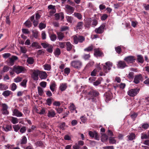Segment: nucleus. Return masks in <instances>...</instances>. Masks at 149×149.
<instances>
[{"label": "nucleus", "instance_id": "f257e3e1", "mask_svg": "<svg viewBox=\"0 0 149 149\" xmlns=\"http://www.w3.org/2000/svg\"><path fill=\"white\" fill-rule=\"evenodd\" d=\"M99 95L98 92L94 90H91L87 94V97L89 100H91L92 101H94L95 99L94 97L97 96Z\"/></svg>", "mask_w": 149, "mask_h": 149}, {"label": "nucleus", "instance_id": "f03ea898", "mask_svg": "<svg viewBox=\"0 0 149 149\" xmlns=\"http://www.w3.org/2000/svg\"><path fill=\"white\" fill-rule=\"evenodd\" d=\"M40 15L38 13H36L35 19V16L33 15L30 17L31 21L33 22L34 26H36L38 24L39 19L40 17Z\"/></svg>", "mask_w": 149, "mask_h": 149}, {"label": "nucleus", "instance_id": "7ed1b4c3", "mask_svg": "<svg viewBox=\"0 0 149 149\" xmlns=\"http://www.w3.org/2000/svg\"><path fill=\"white\" fill-rule=\"evenodd\" d=\"M139 90V88H137L131 89L127 91V94L129 96L134 97L138 94Z\"/></svg>", "mask_w": 149, "mask_h": 149}, {"label": "nucleus", "instance_id": "20e7f679", "mask_svg": "<svg viewBox=\"0 0 149 149\" xmlns=\"http://www.w3.org/2000/svg\"><path fill=\"white\" fill-rule=\"evenodd\" d=\"M14 70L17 74H18L21 73H24L25 70V68L19 65H14Z\"/></svg>", "mask_w": 149, "mask_h": 149}, {"label": "nucleus", "instance_id": "39448f33", "mask_svg": "<svg viewBox=\"0 0 149 149\" xmlns=\"http://www.w3.org/2000/svg\"><path fill=\"white\" fill-rule=\"evenodd\" d=\"M72 66L77 69L80 68L82 65V62L79 60L72 61L71 63Z\"/></svg>", "mask_w": 149, "mask_h": 149}, {"label": "nucleus", "instance_id": "423d86ee", "mask_svg": "<svg viewBox=\"0 0 149 149\" xmlns=\"http://www.w3.org/2000/svg\"><path fill=\"white\" fill-rule=\"evenodd\" d=\"M31 78L35 81L38 80L39 79L38 75L39 76L40 71L37 70H31Z\"/></svg>", "mask_w": 149, "mask_h": 149}, {"label": "nucleus", "instance_id": "0eeeda50", "mask_svg": "<svg viewBox=\"0 0 149 149\" xmlns=\"http://www.w3.org/2000/svg\"><path fill=\"white\" fill-rule=\"evenodd\" d=\"M92 22V25L93 27L96 26L98 23V21L97 19H93L91 20V19H88L87 22L86 24V26L87 27H89L91 25V23Z\"/></svg>", "mask_w": 149, "mask_h": 149}, {"label": "nucleus", "instance_id": "6e6552de", "mask_svg": "<svg viewBox=\"0 0 149 149\" xmlns=\"http://www.w3.org/2000/svg\"><path fill=\"white\" fill-rule=\"evenodd\" d=\"M112 65V63L110 61L105 63V65H103V69L106 73L108 72L111 69Z\"/></svg>", "mask_w": 149, "mask_h": 149}, {"label": "nucleus", "instance_id": "1a4fd4ad", "mask_svg": "<svg viewBox=\"0 0 149 149\" xmlns=\"http://www.w3.org/2000/svg\"><path fill=\"white\" fill-rule=\"evenodd\" d=\"M65 11L68 14H71L74 12V8L67 4L65 6Z\"/></svg>", "mask_w": 149, "mask_h": 149}, {"label": "nucleus", "instance_id": "9d476101", "mask_svg": "<svg viewBox=\"0 0 149 149\" xmlns=\"http://www.w3.org/2000/svg\"><path fill=\"white\" fill-rule=\"evenodd\" d=\"M124 60L128 63H132L134 62L135 58L134 56H131L125 57Z\"/></svg>", "mask_w": 149, "mask_h": 149}, {"label": "nucleus", "instance_id": "9b49d317", "mask_svg": "<svg viewBox=\"0 0 149 149\" xmlns=\"http://www.w3.org/2000/svg\"><path fill=\"white\" fill-rule=\"evenodd\" d=\"M105 27V26L104 24H102L98 28H96L95 31L97 33H102L104 32Z\"/></svg>", "mask_w": 149, "mask_h": 149}, {"label": "nucleus", "instance_id": "f8f14e48", "mask_svg": "<svg viewBox=\"0 0 149 149\" xmlns=\"http://www.w3.org/2000/svg\"><path fill=\"white\" fill-rule=\"evenodd\" d=\"M89 134L90 136L95 137V139L97 140H99V136L95 131H90L89 132Z\"/></svg>", "mask_w": 149, "mask_h": 149}, {"label": "nucleus", "instance_id": "ddd939ff", "mask_svg": "<svg viewBox=\"0 0 149 149\" xmlns=\"http://www.w3.org/2000/svg\"><path fill=\"white\" fill-rule=\"evenodd\" d=\"M18 57L16 56H13L11 58H9L8 60V64L12 66L14 64L15 61L17 60Z\"/></svg>", "mask_w": 149, "mask_h": 149}, {"label": "nucleus", "instance_id": "4468645a", "mask_svg": "<svg viewBox=\"0 0 149 149\" xmlns=\"http://www.w3.org/2000/svg\"><path fill=\"white\" fill-rule=\"evenodd\" d=\"M143 77L141 74H137L135 75L134 79V82L136 84L139 83L140 81L142 80Z\"/></svg>", "mask_w": 149, "mask_h": 149}, {"label": "nucleus", "instance_id": "2eb2a0df", "mask_svg": "<svg viewBox=\"0 0 149 149\" xmlns=\"http://www.w3.org/2000/svg\"><path fill=\"white\" fill-rule=\"evenodd\" d=\"M94 55L96 56L102 57L104 56L103 53L100 51L99 49H94Z\"/></svg>", "mask_w": 149, "mask_h": 149}, {"label": "nucleus", "instance_id": "dca6fc26", "mask_svg": "<svg viewBox=\"0 0 149 149\" xmlns=\"http://www.w3.org/2000/svg\"><path fill=\"white\" fill-rule=\"evenodd\" d=\"M13 116H15L18 117H20L22 116V113L17 109H14L13 110Z\"/></svg>", "mask_w": 149, "mask_h": 149}, {"label": "nucleus", "instance_id": "f3484780", "mask_svg": "<svg viewBox=\"0 0 149 149\" xmlns=\"http://www.w3.org/2000/svg\"><path fill=\"white\" fill-rule=\"evenodd\" d=\"M2 105L3 107L2 113L4 114H8L9 112L7 110L8 108L7 105L5 104H2Z\"/></svg>", "mask_w": 149, "mask_h": 149}, {"label": "nucleus", "instance_id": "a211bd4d", "mask_svg": "<svg viewBox=\"0 0 149 149\" xmlns=\"http://www.w3.org/2000/svg\"><path fill=\"white\" fill-rule=\"evenodd\" d=\"M127 66L126 63L123 61H120L118 63V67L120 68L123 69Z\"/></svg>", "mask_w": 149, "mask_h": 149}, {"label": "nucleus", "instance_id": "6ab92c4d", "mask_svg": "<svg viewBox=\"0 0 149 149\" xmlns=\"http://www.w3.org/2000/svg\"><path fill=\"white\" fill-rule=\"evenodd\" d=\"M39 76L41 79H45L47 77V74L45 72L40 71Z\"/></svg>", "mask_w": 149, "mask_h": 149}, {"label": "nucleus", "instance_id": "aec40b11", "mask_svg": "<svg viewBox=\"0 0 149 149\" xmlns=\"http://www.w3.org/2000/svg\"><path fill=\"white\" fill-rule=\"evenodd\" d=\"M55 115V111L53 110L48 111L47 113V116L49 118H53L54 117Z\"/></svg>", "mask_w": 149, "mask_h": 149}, {"label": "nucleus", "instance_id": "412c9836", "mask_svg": "<svg viewBox=\"0 0 149 149\" xmlns=\"http://www.w3.org/2000/svg\"><path fill=\"white\" fill-rule=\"evenodd\" d=\"M69 109L71 112H74L75 111V113H77V111L76 110V107L73 103H71L69 107Z\"/></svg>", "mask_w": 149, "mask_h": 149}, {"label": "nucleus", "instance_id": "4be33fe9", "mask_svg": "<svg viewBox=\"0 0 149 149\" xmlns=\"http://www.w3.org/2000/svg\"><path fill=\"white\" fill-rule=\"evenodd\" d=\"M66 46V50L68 51H70L72 49L73 45L69 42H65Z\"/></svg>", "mask_w": 149, "mask_h": 149}, {"label": "nucleus", "instance_id": "5701e85b", "mask_svg": "<svg viewBox=\"0 0 149 149\" xmlns=\"http://www.w3.org/2000/svg\"><path fill=\"white\" fill-rule=\"evenodd\" d=\"M58 38L60 41H61L64 37V35L61 32H57Z\"/></svg>", "mask_w": 149, "mask_h": 149}, {"label": "nucleus", "instance_id": "b1692460", "mask_svg": "<svg viewBox=\"0 0 149 149\" xmlns=\"http://www.w3.org/2000/svg\"><path fill=\"white\" fill-rule=\"evenodd\" d=\"M31 46L32 47H35L36 49H40L41 47L38 43L36 42H33Z\"/></svg>", "mask_w": 149, "mask_h": 149}, {"label": "nucleus", "instance_id": "393cba45", "mask_svg": "<svg viewBox=\"0 0 149 149\" xmlns=\"http://www.w3.org/2000/svg\"><path fill=\"white\" fill-rule=\"evenodd\" d=\"M115 137H110L109 138V143L112 144H116V140L115 139Z\"/></svg>", "mask_w": 149, "mask_h": 149}, {"label": "nucleus", "instance_id": "a878e982", "mask_svg": "<svg viewBox=\"0 0 149 149\" xmlns=\"http://www.w3.org/2000/svg\"><path fill=\"white\" fill-rule=\"evenodd\" d=\"M137 57V60L138 62L141 63H143L144 62L143 57L141 55H138Z\"/></svg>", "mask_w": 149, "mask_h": 149}, {"label": "nucleus", "instance_id": "bb28decb", "mask_svg": "<svg viewBox=\"0 0 149 149\" xmlns=\"http://www.w3.org/2000/svg\"><path fill=\"white\" fill-rule=\"evenodd\" d=\"M73 15L79 19H81L82 17L81 14L79 13L74 12Z\"/></svg>", "mask_w": 149, "mask_h": 149}, {"label": "nucleus", "instance_id": "cd10ccee", "mask_svg": "<svg viewBox=\"0 0 149 149\" xmlns=\"http://www.w3.org/2000/svg\"><path fill=\"white\" fill-rule=\"evenodd\" d=\"M49 37L51 40L52 41H54L57 38V36L56 34L52 33L50 35Z\"/></svg>", "mask_w": 149, "mask_h": 149}, {"label": "nucleus", "instance_id": "c85d7f7f", "mask_svg": "<svg viewBox=\"0 0 149 149\" xmlns=\"http://www.w3.org/2000/svg\"><path fill=\"white\" fill-rule=\"evenodd\" d=\"M67 88L66 84H60V88L61 91H65Z\"/></svg>", "mask_w": 149, "mask_h": 149}, {"label": "nucleus", "instance_id": "c756f323", "mask_svg": "<svg viewBox=\"0 0 149 149\" xmlns=\"http://www.w3.org/2000/svg\"><path fill=\"white\" fill-rule=\"evenodd\" d=\"M108 139V136L106 134H103L101 136V140L102 141L104 142L107 140Z\"/></svg>", "mask_w": 149, "mask_h": 149}, {"label": "nucleus", "instance_id": "7c9ffc66", "mask_svg": "<svg viewBox=\"0 0 149 149\" xmlns=\"http://www.w3.org/2000/svg\"><path fill=\"white\" fill-rule=\"evenodd\" d=\"M127 137L129 140H132L135 138V135L134 134L132 133L128 135Z\"/></svg>", "mask_w": 149, "mask_h": 149}, {"label": "nucleus", "instance_id": "2f4dec72", "mask_svg": "<svg viewBox=\"0 0 149 149\" xmlns=\"http://www.w3.org/2000/svg\"><path fill=\"white\" fill-rule=\"evenodd\" d=\"M105 96L106 99V100H110L112 98L111 94L109 93H106L105 94Z\"/></svg>", "mask_w": 149, "mask_h": 149}, {"label": "nucleus", "instance_id": "473e14b6", "mask_svg": "<svg viewBox=\"0 0 149 149\" xmlns=\"http://www.w3.org/2000/svg\"><path fill=\"white\" fill-rule=\"evenodd\" d=\"M11 91L8 90L4 91L2 93V95L5 97L9 96L11 93Z\"/></svg>", "mask_w": 149, "mask_h": 149}, {"label": "nucleus", "instance_id": "72a5a7b5", "mask_svg": "<svg viewBox=\"0 0 149 149\" xmlns=\"http://www.w3.org/2000/svg\"><path fill=\"white\" fill-rule=\"evenodd\" d=\"M27 63L29 64H32L34 62V59L33 58L31 57H28L27 60Z\"/></svg>", "mask_w": 149, "mask_h": 149}, {"label": "nucleus", "instance_id": "f704fd0d", "mask_svg": "<svg viewBox=\"0 0 149 149\" xmlns=\"http://www.w3.org/2000/svg\"><path fill=\"white\" fill-rule=\"evenodd\" d=\"M10 121L13 124L17 123L18 122V119L17 118L13 117H11Z\"/></svg>", "mask_w": 149, "mask_h": 149}, {"label": "nucleus", "instance_id": "c9c22d12", "mask_svg": "<svg viewBox=\"0 0 149 149\" xmlns=\"http://www.w3.org/2000/svg\"><path fill=\"white\" fill-rule=\"evenodd\" d=\"M36 143L37 146H39L40 147L42 148L45 147V145L42 141H38Z\"/></svg>", "mask_w": 149, "mask_h": 149}, {"label": "nucleus", "instance_id": "e433bc0d", "mask_svg": "<svg viewBox=\"0 0 149 149\" xmlns=\"http://www.w3.org/2000/svg\"><path fill=\"white\" fill-rule=\"evenodd\" d=\"M93 48V46L92 45H91L88 47L84 49V51L89 52L92 51Z\"/></svg>", "mask_w": 149, "mask_h": 149}, {"label": "nucleus", "instance_id": "4c0bfd02", "mask_svg": "<svg viewBox=\"0 0 149 149\" xmlns=\"http://www.w3.org/2000/svg\"><path fill=\"white\" fill-rule=\"evenodd\" d=\"M43 67L45 70L48 71H49L51 69V65L48 64H45L43 65Z\"/></svg>", "mask_w": 149, "mask_h": 149}, {"label": "nucleus", "instance_id": "58836bf2", "mask_svg": "<svg viewBox=\"0 0 149 149\" xmlns=\"http://www.w3.org/2000/svg\"><path fill=\"white\" fill-rule=\"evenodd\" d=\"M83 23L82 22H79L76 26L77 29H80L83 27Z\"/></svg>", "mask_w": 149, "mask_h": 149}, {"label": "nucleus", "instance_id": "ea45409f", "mask_svg": "<svg viewBox=\"0 0 149 149\" xmlns=\"http://www.w3.org/2000/svg\"><path fill=\"white\" fill-rule=\"evenodd\" d=\"M47 48V50L48 52L51 53L52 52L53 48L52 46L49 45Z\"/></svg>", "mask_w": 149, "mask_h": 149}, {"label": "nucleus", "instance_id": "a19ab883", "mask_svg": "<svg viewBox=\"0 0 149 149\" xmlns=\"http://www.w3.org/2000/svg\"><path fill=\"white\" fill-rule=\"evenodd\" d=\"M56 86V84L54 82L52 83L50 86V88L52 91H54L55 88Z\"/></svg>", "mask_w": 149, "mask_h": 149}, {"label": "nucleus", "instance_id": "79ce46f5", "mask_svg": "<svg viewBox=\"0 0 149 149\" xmlns=\"http://www.w3.org/2000/svg\"><path fill=\"white\" fill-rule=\"evenodd\" d=\"M65 42H59L58 43V46L61 48H64L65 46Z\"/></svg>", "mask_w": 149, "mask_h": 149}, {"label": "nucleus", "instance_id": "37998d69", "mask_svg": "<svg viewBox=\"0 0 149 149\" xmlns=\"http://www.w3.org/2000/svg\"><path fill=\"white\" fill-rule=\"evenodd\" d=\"M24 24L28 28H30V27L32 25L31 23L30 22V21L28 20L26 21L24 23Z\"/></svg>", "mask_w": 149, "mask_h": 149}, {"label": "nucleus", "instance_id": "c03bdc74", "mask_svg": "<svg viewBox=\"0 0 149 149\" xmlns=\"http://www.w3.org/2000/svg\"><path fill=\"white\" fill-rule=\"evenodd\" d=\"M66 127H67L65 126V124L64 123L60 124L59 125V127L60 130H66Z\"/></svg>", "mask_w": 149, "mask_h": 149}, {"label": "nucleus", "instance_id": "a18cd8bd", "mask_svg": "<svg viewBox=\"0 0 149 149\" xmlns=\"http://www.w3.org/2000/svg\"><path fill=\"white\" fill-rule=\"evenodd\" d=\"M73 40L74 43L76 44H77L79 42V36H74Z\"/></svg>", "mask_w": 149, "mask_h": 149}, {"label": "nucleus", "instance_id": "49530a36", "mask_svg": "<svg viewBox=\"0 0 149 149\" xmlns=\"http://www.w3.org/2000/svg\"><path fill=\"white\" fill-rule=\"evenodd\" d=\"M61 53V51L60 49L58 48H56L54 52V54L56 56H58Z\"/></svg>", "mask_w": 149, "mask_h": 149}, {"label": "nucleus", "instance_id": "de8ad7c7", "mask_svg": "<svg viewBox=\"0 0 149 149\" xmlns=\"http://www.w3.org/2000/svg\"><path fill=\"white\" fill-rule=\"evenodd\" d=\"M67 21L69 23H71L73 20V18L71 16H67L66 17Z\"/></svg>", "mask_w": 149, "mask_h": 149}, {"label": "nucleus", "instance_id": "09e8293b", "mask_svg": "<svg viewBox=\"0 0 149 149\" xmlns=\"http://www.w3.org/2000/svg\"><path fill=\"white\" fill-rule=\"evenodd\" d=\"M53 99L52 98H48L46 100L47 105L49 106H50L52 104V101Z\"/></svg>", "mask_w": 149, "mask_h": 149}, {"label": "nucleus", "instance_id": "8fccbe9b", "mask_svg": "<svg viewBox=\"0 0 149 149\" xmlns=\"http://www.w3.org/2000/svg\"><path fill=\"white\" fill-rule=\"evenodd\" d=\"M38 91L39 95H42L43 94V91L42 89L40 87H38Z\"/></svg>", "mask_w": 149, "mask_h": 149}, {"label": "nucleus", "instance_id": "3c124183", "mask_svg": "<svg viewBox=\"0 0 149 149\" xmlns=\"http://www.w3.org/2000/svg\"><path fill=\"white\" fill-rule=\"evenodd\" d=\"M9 67L6 65L4 66L2 70L3 73L6 72L9 70Z\"/></svg>", "mask_w": 149, "mask_h": 149}, {"label": "nucleus", "instance_id": "603ef678", "mask_svg": "<svg viewBox=\"0 0 149 149\" xmlns=\"http://www.w3.org/2000/svg\"><path fill=\"white\" fill-rule=\"evenodd\" d=\"M27 142V139L26 136H24L22 138L21 141V144H26Z\"/></svg>", "mask_w": 149, "mask_h": 149}, {"label": "nucleus", "instance_id": "864d4df0", "mask_svg": "<svg viewBox=\"0 0 149 149\" xmlns=\"http://www.w3.org/2000/svg\"><path fill=\"white\" fill-rule=\"evenodd\" d=\"M134 73L133 72H130L127 76V77L130 79H133L134 77Z\"/></svg>", "mask_w": 149, "mask_h": 149}, {"label": "nucleus", "instance_id": "5fc2aeb1", "mask_svg": "<svg viewBox=\"0 0 149 149\" xmlns=\"http://www.w3.org/2000/svg\"><path fill=\"white\" fill-rule=\"evenodd\" d=\"M20 51L22 53H25L26 52L27 49L25 47H20Z\"/></svg>", "mask_w": 149, "mask_h": 149}, {"label": "nucleus", "instance_id": "6e6d98bb", "mask_svg": "<svg viewBox=\"0 0 149 149\" xmlns=\"http://www.w3.org/2000/svg\"><path fill=\"white\" fill-rule=\"evenodd\" d=\"M141 139H148L149 137V135H148L147 134H142L141 136Z\"/></svg>", "mask_w": 149, "mask_h": 149}, {"label": "nucleus", "instance_id": "4d7b16f0", "mask_svg": "<svg viewBox=\"0 0 149 149\" xmlns=\"http://www.w3.org/2000/svg\"><path fill=\"white\" fill-rule=\"evenodd\" d=\"M39 26L40 29H42L46 27V25L42 23H40L39 24Z\"/></svg>", "mask_w": 149, "mask_h": 149}, {"label": "nucleus", "instance_id": "13d9d810", "mask_svg": "<svg viewBox=\"0 0 149 149\" xmlns=\"http://www.w3.org/2000/svg\"><path fill=\"white\" fill-rule=\"evenodd\" d=\"M7 88L5 86L4 84H0V90H4L6 89Z\"/></svg>", "mask_w": 149, "mask_h": 149}, {"label": "nucleus", "instance_id": "bf43d9fd", "mask_svg": "<svg viewBox=\"0 0 149 149\" xmlns=\"http://www.w3.org/2000/svg\"><path fill=\"white\" fill-rule=\"evenodd\" d=\"M27 82V80L26 79H24L22 81L21 83V85L24 87L26 86V82Z\"/></svg>", "mask_w": 149, "mask_h": 149}, {"label": "nucleus", "instance_id": "052dcab7", "mask_svg": "<svg viewBox=\"0 0 149 149\" xmlns=\"http://www.w3.org/2000/svg\"><path fill=\"white\" fill-rule=\"evenodd\" d=\"M90 57L89 54H85L83 56V57L85 60L88 59Z\"/></svg>", "mask_w": 149, "mask_h": 149}, {"label": "nucleus", "instance_id": "680f3d73", "mask_svg": "<svg viewBox=\"0 0 149 149\" xmlns=\"http://www.w3.org/2000/svg\"><path fill=\"white\" fill-rule=\"evenodd\" d=\"M115 50L117 53L118 54H120L121 51V48L120 47L118 46L115 47Z\"/></svg>", "mask_w": 149, "mask_h": 149}, {"label": "nucleus", "instance_id": "e2e57ef3", "mask_svg": "<svg viewBox=\"0 0 149 149\" xmlns=\"http://www.w3.org/2000/svg\"><path fill=\"white\" fill-rule=\"evenodd\" d=\"M22 31L23 33L25 34H27L29 33V31L27 29H22Z\"/></svg>", "mask_w": 149, "mask_h": 149}, {"label": "nucleus", "instance_id": "0e129e2a", "mask_svg": "<svg viewBox=\"0 0 149 149\" xmlns=\"http://www.w3.org/2000/svg\"><path fill=\"white\" fill-rule=\"evenodd\" d=\"M41 36L42 39L43 40H45L46 39V35L45 31H42L41 33Z\"/></svg>", "mask_w": 149, "mask_h": 149}, {"label": "nucleus", "instance_id": "69168bd1", "mask_svg": "<svg viewBox=\"0 0 149 149\" xmlns=\"http://www.w3.org/2000/svg\"><path fill=\"white\" fill-rule=\"evenodd\" d=\"M79 42H83L85 40L84 38L81 36H79Z\"/></svg>", "mask_w": 149, "mask_h": 149}, {"label": "nucleus", "instance_id": "338daca9", "mask_svg": "<svg viewBox=\"0 0 149 149\" xmlns=\"http://www.w3.org/2000/svg\"><path fill=\"white\" fill-rule=\"evenodd\" d=\"M22 80V78L20 77H17L14 79L15 82L18 83L20 82Z\"/></svg>", "mask_w": 149, "mask_h": 149}, {"label": "nucleus", "instance_id": "774afa93", "mask_svg": "<svg viewBox=\"0 0 149 149\" xmlns=\"http://www.w3.org/2000/svg\"><path fill=\"white\" fill-rule=\"evenodd\" d=\"M13 128L14 130H18L20 128V126L19 125H15L13 126Z\"/></svg>", "mask_w": 149, "mask_h": 149}]
</instances>
